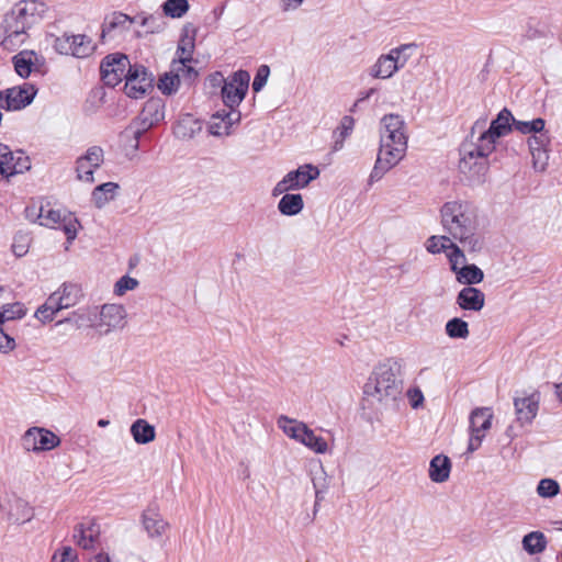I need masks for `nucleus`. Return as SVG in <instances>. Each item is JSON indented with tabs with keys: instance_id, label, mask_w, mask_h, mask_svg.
Returning a JSON list of instances; mask_svg holds the SVG:
<instances>
[{
	"instance_id": "obj_1",
	"label": "nucleus",
	"mask_w": 562,
	"mask_h": 562,
	"mask_svg": "<svg viewBox=\"0 0 562 562\" xmlns=\"http://www.w3.org/2000/svg\"><path fill=\"white\" fill-rule=\"evenodd\" d=\"M514 115L504 108L491 122L487 130H483L486 119L476 120L471 128V136L475 131L480 132L475 144H462L460 148L459 170L472 184H481L485 181L488 171V156L495 150L498 138L513 131Z\"/></svg>"
},
{
	"instance_id": "obj_2",
	"label": "nucleus",
	"mask_w": 562,
	"mask_h": 562,
	"mask_svg": "<svg viewBox=\"0 0 562 562\" xmlns=\"http://www.w3.org/2000/svg\"><path fill=\"white\" fill-rule=\"evenodd\" d=\"M404 120L397 114H386L381 120L380 148L368 184L381 180L405 156L407 135L404 131Z\"/></svg>"
},
{
	"instance_id": "obj_3",
	"label": "nucleus",
	"mask_w": 562,
	"mask_h": 562,
	"mask_svg": "<svg viewBox=\"0 0 562 562\" xmlns=\"http://www.w3.org/2000/svg\"><path fill=\"white\" fill-rule=\"evenodd\" d=\"M441 224L449 236L470 251L483 248V237L479 233L475 207L462 201L446 202L440 209Z\"/></svg>"
},
{
	"instance_id": "obj_4",
	"label": "nucleus",
	"mask_w": 562,
	"mask_h": 562,
	"mask_svg": "<svg viewBox=\"0 0 562 562\" xmlns=\"http://www.w3.org/2000/svg\"><path fill=\"white\" fill-rule=\"evenodd\" d=\"M44 4L35 0L20 1L5 14L3 30L5 36L2 41L4 48L20 45L25 42L26 31L42 19Z\"/></svg>"
},
{
	"instance_id": "obj_5",
	"label": "nucleus",
	"mask_w": 562,
	"mask_h": 562,
	"mask_svg": "<svg viewBox=\"0 0 562 562\" xmlns=\"http://www.w3.org/2000/svg\"><path fill=\"white\" fill-rule=\"evenodd\" d=\"M402 368L401 359L383 360L372 370L363 386V393L380 402L386 398L395 400L402 392Z\"/></svg>"
},
{
	"instance_id": "obj_6",
	"label": "nucleus",
	"mask_w": 562,
	"mask_h": 562,
	"mask_svg": "<svg viewBox=\"0 0 562 562\" xmlns=\"http://www.w3.org/2000/svg\"><path fill=\"white\" fill-rule=\"evenodd\" d=\"M546 121L541 117L531 121H520L514 117L513 130L529 135L528 146L532 156V165L536 171H544L549 161V146L551 137L544 128Z\"/></svg>"
},
{
	"instance_id": "obj_7",
	"label": "nucleus",
	"mask_w": 562,
	"mask_h": 562,
	"mask_svg": "<svg viewBox=\"0 0 562 562\" xmlns=\"http://www.w3.org/2000/svg\"><path fill=\"white\" fill-rule=\"evenodd\" d=\"M165 119V102L160 98L148 99L139 115L128 125L126 133H130L135 140V147L142 136L151 127L156 126Z\"/></svg>"
},
{
	"instance_id": "obj_8",
	"label": "nucleus",
	"mask_w": 562,
	"mask_h": 562,
	"mask_svg": "<svg viewBox=\"0 0 562 562\" xmlns=\"http://www.w3.org/2000/svg\"><path fill=\"white\" fill-rule=\"evenodd\" d=\"M416 48L415 44H403L392 48L389 54L381 55L370 69L373 78L389 79L403 68L409 58L408 50Z\"/></svg>"
},
{
	"instance_id": "obj_9",
	"label": "nucleus",
	"mask_w": 562,
	"mask_h": 562,
	"mask_svg": "<svg viewBox=\"0 0 562 562\" xmlns=\"http://www.w3.org/2000/svg\"><path fill=\"white\" fill-rule=\"evenodd\" d=\"M124 92L128 98L140 99L154 88V75L142 64H132L126 71Z\"/></svg>"
},
{
	"instance_id": "obj_10",
	"label": "nucleus",
	"mask_w": 562,
	"mask_h": 562,
	"mask_svg": "<svg viewBox=\"0 0 562 562\" xmlns=\"http://www.w3.org/2000/svg\"><path fill=\"white\" fill-rule=\"evenodd\" d=\"M132 66L127 55L112 53L102 58L100 64V76L103 83L114 88L126 77V71Z\"/></svg>"
},
{
	"instance_id": "obj_11",
	"label": "nucleus",
	"mask_w": 562,
	"mask_h": 562,
	"mask_svg": "<svg viewBox=\"0 0 562 562\" xmlns=\"http://www.w3.org/2000/svg\"><path fill=\"white\" fill-rule=\"evenodd\" d=\"M250 76L246 70L235 71L222 87V99L228 109H237L244 100Z\"/></svg>"
},
{
	"instance_id": "obj_12",
	"label": "nucleus",
	"mask_w": 562,
	"mask_h": 562,
	"mask_svg": "<svg viewBox=\"0 0 562 562\" xmlns=\"http://www.w3.org/2000/svg\"><path fill=\"white\" fill-rule=\"evenodd\" d=\"M127 313L122 304H103L97 306V333L108 335L113 330L122 329L126 325Z\"/></svg>"
},
{
	"instance_id": "obj_13",
	"label": "nucleus",
	"mask_w": 562,
	"mask_h": 562,
	"mask_svg": "<svg viewBox=\"0 0 562 562\" xmlns=\"http://www.w3.org/2000/svg\"><path fill=\"white\" fill-rule=\"evenodd\" d=\"M319 176V170L313 165H304L296 170L288 172L273 188L274 196L285 193L290 190H299L308 186L311 181Z\"/></svg>"
},
{
	"instance_id": "obj_14",
	"label": "nucleus",
	"mask_w": 562,
	"mask_h": 562,
	"mask_svg": "<svg viewBox=\"0 0 562 562\" xmlns=\"http://www.w3.org/2000/svg\"><path fill=\"white\" fill-rule=\"evenodd\" d=\"M37 89L34 85L24 83L0 91V108L7 111H19L30 105Z\"/></svg>"
},
{
	"instance_id": "obj_15",
	"label": "nucleus",
	"mask_w": 562,
	"mask_h": 562,
	"mask_svg": "<svg viewBox=\"0 0 562 562\" xmlns=\"http://www.w3.org/2000/svg\"><path fill=\"white\" fill-rule=\"evenodd\" d=\"M60 443V439L53 431L42 427L29 428L21 438L25 451H49Z\"/></svg>"
},
{
	"instance_id": "obj_16",
	"label": "nucleus",
	"mask_w": 562,
	"mask_h": 562,
	"mask_svg": "<svg viewBox=\"0 0 562 562\" xmlns=\"http://www.w3.org/2000/svg\"><path fill=\"white\" fill-rule=\"evenodd\" d=\"M31 168V160L22 150L12 151L9 146L0 143V175L9 179Z\"/></svg>"
},
{
	"instance_id": "obj_17",
	"label": "nucleus",
	"mask_w": 562,
	"mask_h": 562,
	"mask_svg": "<svg viewBox=\"0 0 562 562\" xmlns=\"http://www.w3.org/2000/svg\"><path fill=\"white\" fill-rule=\"evenodd\" d=\"M11 61L15 72L23 79L32 74L44 75L46 71V61L43 55L31 49H23L15 54Z\"/></svg>"
},
{
	"instance_id": "obj_18",
	"label": "nucleus",
	"mask_w": 562,
	"mask_h": 562,
	"mask_svg": "<svg viewBox=\"0 0 562 562\" xmlns=\"http://www.w3.org/2000/svg\"><path fill=\"white\" fill-rule=\"evenodd\" d=\"M70 307V299L67 293V284H63V293L56 291L52 293L45 303L41 305L36 312L35 317L42 323L54 321L55 316L63 310Z\"/></svg>"
},
{
	"instance_id": "obj_19",
	"label": "nucleus",
	"mask_w": 562,
	"mask_h": 562,
	"mask_svg": "<svg viewBox=\"0 0 562 562\" xmlns=\"http://www.w3.org/2000/svg\"><path fill=\"white\" fill-rule=\"evenodd\" d=\"M540 393L514 397V407L517 422L521 425L531 424L539 411Z\"/></svg>"
},
{
	"instance_id": "obj_20",
	"label": "nucleus",
	"mask_w": 562,
	"mask_h": 562,
	"mask_svg": "<svg viewBox=\"0 0 562 562\" xmlns=\"http://www.w3.org/2000/svg\"><path fill=\"white\" fill-rule=\"evenodd\" d=\"M100 536V526L92 520L80 522L75 528L72 538L77 540V544L82 549H93Z\"/></svg>"
},
{
	"instance_id": "obj_21",
	"label": "nucleus",
	"mask_w": 562,
	"mask_h": 562,
	"mask_svg": "<svg viewBox=\"0 0 562 562\" xmlns=\"http://www.w3.org/2000/svg\"><path fill=\"white\" fill-rule=\"evenodd\" d=\"M456 302L464 311L479 312L484 307L485 295L477 288L464 286L458 293Z\"/></svg>"
},
{
	"instance_id": "obj_22",
	"label": "nucleus",
	"mask_w": 562,
	"mask_h": 562,
	"mask_svg": "<svg viewBox=\"0 0 562 562\" xmlns=\"http://www.w3.org/2000/svg\"><path fill=\"white\" fill-rule=\"evenodd\" d=\"M142 518L144 529L150 538L160 537L168 526L159 512L153 506L144 510Z\"/></svg>"
},
{
	"instance_id": "obj_23",
	"label": "nucleus",
	"mask_w": 562,
	"mask_h": 562,
	"mask_svg": "<svg viewBox=\"0 0 562 562\" xmlns=\"http://www.w3.org/2000/svg\"><path fill=\"white\" fill-rule=\"evenodd\" d=\"M25 213L29 218L36 216L41 225L48 227H54L56 224L65 221V216H61L60 211L50 207L49 203L41 205L38 211L35 207H26Z\"/></svg>"
},
{
	"instance_id": "obj_24",
	"label": "nucleus",
	"mask_w": 562,
	"mask_h": 562,
	"mask_svg": "<svg viewBox=\"0 0 562 562\" xmlns=\"http://www.w3.org/2000/svg\"><path fill=\"white\" fill-rule=\"evenodd\" d=\"M202 131V122L192 114L182 115L173 127V134L180 139L193 138Z\"/></svg>"
},
{
	"instance_id": "obj_25",
	"label": "nucleus",
	"mask_w": 562,
	"mask_h": 562,
	"mask_svg": "<svg viewBox=\"0 0 562 562\" xmlns=\"http://www.w3.org/2000/svg\"><path fill=\"white\" fill-rule=\"evenodd\" d=\"M451 461L447 456H435L429 463V477L435 483H443L449 479Z\"/></svg>"
},
{
	"instance_id": "obj_26",
	"label": "nucleus",
	"mask_w": 562,
	"mask_h": 562,
	"mask_svg": "<svg viewBox=\"0 0 562 562\" xmlns=\"http://www.w3.org/2000/svg\"><path fill=\"white\" fill-rule=\"evenodd\" d=\"M135 21L136 18H131L122 12H114L110 18H106L102 24L101 38H105V36L111 35V33L116 30H127Z\"/></svg>"
},
{
	"instance_id": "obj_27",
	"label": "nucleus",
	"mask_w": 562,
	"mask_h": 562,
	"mask_svg": "<svg viewBox=\"0 0 562 562\" xmlns=\"http://www.w3.org/2000/svg\"><path fill=\"white\" fill-rule=\"evenodd\" d=\"M120 186L116 182H105L97 186L91 193V201L95 207L102 209L114 200Z\"/></svg>"
},
{
	"instance_id": "obj_28",
	"label": "nucleus",
	"mask_w": 562,
	"mask_h": 562,
	"mask_svg": "<svg viewBox=\"0 0 562 562\" xmlns=\"http://www.w3.org/2000/svg\"><path fill=\"white\" fill-rule=\"evenodd\" d=\"M130 431L133 439L138 445L149 443L156 437L155 427L142 418L136 419L132 424Z\"/></svg>"
},
{
	"instance_id": "obj_29",
	"label": "nucleus",
	"mask_w": 562,
	"mask_h": 562,
	"mask_svg": "<svg viewBox=\"0 0 562 562\" xmlns=\"http://www.w3.org/2000/svg\"><path fill=\"white\" fill-rule=\"evenodd\" d=\"M493 414L490 408H475L470 415V429L476 434L485 435L492 426Z\"/></svg>"
},
{
	"instance_id": "obj_30",
	"label": "nucleus",
	"mask_w": 562,
	"mask_h": 562,
	"mask_svg": "<svg viewBox=\"0 0 562 562\" xmlns=\"http://www.w3.org/2000/svg\"><path fill=\"white\" fill-rule=\"evenodd\" d=\"M304 207L303 198L300 193H285L278 203V210L282 215L294 216Z\"/></svg>"
},
{
	"instance_id": "obj_31",
	"label": "nucleus",
	"mask_w": 562,
	"mask_h": 562,
	"mask_svg": "<svg viewBox=\"0 0 562 562\" xmlns=\"http://www.w3.org/2000/svg\"><path fill=\"white\" fill-rule=\"evenodd\" d=\"M72 323L77 328H93L97 331V306L79 307L72 312Z\"/></svg>"
},
{
	"instance_id": "obj_32",
	"label": "nucleus",
	"mask_w": 562,
	"mask_h": 562,
	"mask_svg": "<svg viewBox=\"0 0 562 562\" xmlns=\"http://www.w3.org/2000/svg\"><path fill=\"white\" fill-rule=\"evenodd\" d=\"M457 281L467 286L481 283L484 279V273L481 268L474 263L463 265L456 274Z\"/></svg>"
},
{
	"instance_id": "obj_33",
	"label": "nucleus",
	"mask_w": 562,
	"mask_h": 562,
	"mask_svg": "<svg viewBox=\"0 0 562 562\" xmlns=\"http://www.w3.org/2000/svg\"><path fill=\"white\" fill-rule=\"evenodd\" d=\"M521 543L524 550L528 554L533 555L543 552L547 548L548 541L543 532L531 531L524 536Z\"/></svg>"
},
{
	"instance_id": "obj_34",
	"label": "nucleus",
	"mask_w": 562,
	"mask_h": 562,
	"mask_svg": "<svg viewBox=\"0 0 562 562\" xmlns=\"http://www.w3.org/2000/svg\"><path fill=\"white\" fill-rule=\"evenodd\" d=\"M97 45L91 37L85 34H72V57L86 58L93 54Z\"/></svg>"
},
{
	"instance_id": "obj_35",
	"label": "nucleus",
	"mask_w": 562,
	"mask_h": 562,
	"mask_svg": "<svg viewBox=\"0 0 562 562\" xmlns=\"http://www.w3.org/2000/svg\"><path fill=\"white\" fill-rule=\"evenodd\" d=\"M33 516V509L29 504L21 499L15 498L8 513L9 520L15 524H24L30 521Z\"/></svg>"
},
{
	"instance_id": "obj_36",
	"label": "nucleus",
	"mask_w": 562,
	"mask_h": 562,
	"mask_svg": "<svg viewBox=\"0 0 562 562\" xmlns=\"http://www.w3.org/2000/svg\"><path fill=\"white\" fill-rule=\"evenodd\" d=\"M278 427L283 430V432L290 438L301 442L303 432L306 429V425L304 423H296L295 420L281 415L277 420Z\"/></svg>"
},
{
	"instance_id": "obj_37",
	"label": "nucleus",
	"mask_w": 562,
	"mask_h": 562,
	"mask_svg": "<svg viewBox=\"0 0 562 562\" xmlns=\"http://www.w3.org/2000/svg\"><path fill=\"white\" fill-rule=\"evenodd\" d=\"M301 443L310 448L312 451L316 453H325L328 449L326 440L317 436L312 429L306 427L303 432V437Z\"/></svg>"
},
{
	"instance_id": "obj_38",
	"label": "nucleus",
	"mask_w": 562,
	"mask_h": 562,
	"mask_svg": "<svg viewBox=\"0 0 562 562\" xmlns=\"http://www.w3.org/2000/svg\"><path fill=\"white\" fill-rule=\"evenodd\" d=\"M446 334L453 339H465L469 336V325L459 317L449 319L446 324Z\"/></svg>"
},
{
	"instance_id": "obj_39",
	"label": "nucleus",
	"mask_w": 562,
	"mask_h": 562,
	"mask_svg": "<svg viewBox=\"0 0 562 562\" xmlns=\"http://www.w3.org/2000/svg\"><path fill=\"white\" fill-rule=\"evenodd\" d=\"M188 0H166L162 3V12L172 19L182 18L189 11Z\"/></svg>"
},
{
	"instance_id": "obj_40",
	"label": "nucleus",
	"mask_w": 562,
	"mask_h": 562,
	"mask_svg": "<svg viewBox=\"0 0 562 562\" xmlns=\"http://www.w3.org/2000/svg\"><path fill=\"white\" fill-rule=\"evenodd\" d=\"M136 23L147 29L149 33H159L165 27L164 16L160 13L149 15H136Z\"/></svg>"
},
{
	"instance_id": "obj_41",
	"label": "nucleus",
	"mask_w": 562,
	"mask_h": 562,
	"mask_svg": "<svg viewBox=\"0 0 562 562\" xmlns=\"http://www.w3.org/2000/svg\"><path fill=\"white\" fill-rule=\"evenodd\" d=\"M180 86V75L178 72H165L158 81V89L166 95L176 93Z\"/></svg>"
},
{
	"instance_id": "obj_42",
	"label": "nucleus",
	"mask_w": 562,
	"mask_h": 562,
	"mask_svg": "<svg viewBox=\"0 0 562 562\" xmlns=\"http://www.w3.org/2000/svg\"><path fill=\"white\" fill-rule=\"evenodd\" d=\"M452 244L450 236H430L426 240V249L430 254L447 252L449 246Z\"/></svg>"
},
{
	"instance_id": "obj_43",
	"label": "nucleus",
	"mask_w": 562,
	"mask_h": 562,
	"mask_svg": "<svg viewBox=\"0 0 562 562\" xmlns=\"http://www.w3.org/2000/svg\"><path fill=\"white\" fill-rule=\"evenodd\" d=\"M0 313H3V321L8 325L10 322L21 319L26 314V308L20 302L5 304L2 306Z\"/></svg>"
},
{
	"instance_id": "obj_44",
	"label": "nucleus",
	"mask_w": 562,
	"mask_h": 562,
	"mask_svg": "<svg viewBox=\"0 0 562 562\" xmlns=\"http://www.w3.org/2000/svg\"><path fill=\"white\" fill-rule=\"evenodd\" d=\"M79 158L95 170L101 166L104 159V151L100 146H91L87 149L86 154Z\"/></svg>"
},
{
	"instance_id": "obj_45",
	"label": "nucleus",
	"mask_w": 562,
	"mask_h": 562,
	"mask_svg": "<svg viewBox=\"0 0 562 562\" xmlns=\"http://www.w3.org/2000/svg\"><path fill=\"white\" fill-rule=\"evenodd\" d=\"M313 486L315 490V497H316V506L321 504V502L325 498V494L328 488V482L325 472L323 469L318 473L314 475L312 479Z\"/></svg>"
},
{
	"instance_id": "obj_46",
	"label": "nucleus",
	"mask_w": 562,
	"mask_h": 562,
	"mask_svg": "<svg viewBox=\"0 0 562 562\" xmlns=\"http://www.w3.org/2000/svg\"><path fill=\"white\" fill-rule=\"evenodd\" d=\"M560 492L559 483L553 479H542L538 483L537 493L539 496L550 498L558 495Z\"/></svg>"
},
{
	"instance_id": "obj_47",
	"label": "nucleus",
	"mask_w": 562,
	"mask_h": 562,
	"mask_svg": "<svg viewBox=\"0 0 562 562\" xmlns=\"http://www.w3.org/2000/svg\"><path fill=\"white\" fill-rule=\"evenodd\" d=\"M446 254L449 259L451 270L457 274V271H459L461 268L459 267V265H463L465 261L464 254L462 252L460 247L454 243H452L449 246L448 251Z\"/></svg>"
},
{
	"instance_id": "obj_48",
	"label": "nucleus",
	"mask_w": 562,
	"mask_h": 562,
	"mask_svg": "<svg viewBox=\"0 0 562 562\" xmlns=\"http://www.w3.org/2000/svg\"><path fill=\"white\" fill-rule=\"evenodd\" d=\"M187 63H191L190 58H186L183 56L179 57L178 64L179 66L176 68L177 72H181L182 77L189 82H193L198 77V71Z\"/></svg>"
},
{
	"instance_id": "obj_49",
	"label": "nucleus",
	"mask_w": 562,
	"mask_h": 562,
	"mask_svg": "<svg viewBox=\"0 0 562 562\" xmlns=\"http://www.w3.org/2000/svg\"><path fill=\"white\" fill-rule=\"evenodd\" d=\"M95 169L90 167V165H87L82 161L81 158H77L76 160V172L77 178L79 180L92 183L94 181L93 173Z\"/></svg>"
},
{
	"instance_id": "obj_50",
	"label": "nucleus",
	"mask_w": 562,
	"mask_h": 562,
	"mask_svg": "<svg viewBox=\"0 0 562 562\" xmlns=\"http://www.w3.org/2000/svg\"><path fill=\"white\" fill-rule=\"evenodd\" d=\"M137 285L138 281L135 278L123 276L116 281L114 293L120 296L125 294L126 291L134 290Z\"/></svg>"
},
{
	"instance_id": "obj_51",
	"label": "nucleus",
	"mask_w": 562,
	"mask_h": 562,
	"mask_svg": "<svg viewBox=\"0 0 562 562\" xmlns=\"http://www.w3.org/2000/svg\"><path fill=\"white\" fill-rule=\"evenodd\" d=\"M49 35L54 37L53 46L55 50L59 54L68 55L70 50V35L68 32L65 31L61 36L54 33H49Z\"/></svg>"
},
{
	"instance_id": "obj_52",
	"label": "nucleus",
	"mask_w": 562,
	"mask_h": 562,
	"mask_svg": "<svg viewBox=\"0 0 562 562\" xmlns=\"http://www.w3.org/2000/svg\"><path fill=\"white\" fill-rule=\"evenodd\" d=\"M270 75V68L267 65H261L255 75L252 81V90L254 92H259L266 86L268 77Z\"/></svg>"
},
{
	"instance_id": "obj_53",
	"label": "nucleus",
	"mask_w": 562,
	"mask_h": 562,
	"mask_svg": "<svg viewBox=\"0 0 562 562\" xmlns=\"http://www.w3.org/2000/svg\"><path fill=\"white\" fill-rule=\"evenodd\" d=\"M240 112L237 109H229L227 113L224 114L222 122L224 123L225 128L231 131V127L240 121Z\"/></svg>"
},
{
	"instance_id": "obj_54",
	"label": "nucleus",
	"mask_w": 562,
	"mask_h": 562,
	"mask_svg": "<svg viewBox=\"0 0 562 562\" xmlns=\"http://www.w3.org/2000/svg\"><path fill=\"white\" fill-rule=\"evenodd\" d=\"M193 47L194 44L191 40H188L187 42L182 40L178 45L177 53H180L179 57L183 56L186 58H190V61H192Z\"/></svg>"
},
{
	"instance_id": "obj_55",
	"label": "nucleus",
	"mask_w": 562,
	"mask_h": 562,
	"mask_svg": "<svg viewBox=\"0 0 562 562\" xmlns=\"http://www.w3.org/2000/svg\"><path fill=\"white\" fill-rule=\"evenodd\" d=\"M411 406L413 408L419 407L424 402V395L423 392L419 389H412L407 392Z\"/></svg>"
},
{
	"instance_id": "obj_56",
	"label": "nucleus",
	"mask_w": 562,
	"mask_h": 562,
	"mask_svg": "<svg viewBox=\"0 0 562 562\" xmlns=\"http://www.w3.org/2000/svg\"><path fill=\"white\" fill-rule=\"evenodd\" d=\"M209 131L212 135L214 136H223V135H229L231 134V131H227V128H225L224 126V123L223 122H215V120H213L209 126Z\"/></svg>"
},
{
	"instance_id": "obj_57",
	"label": "nucleus",
	"mask_w": 562,
	"mask_h": 562,
	"mask_svg": "<svg viewBox=\"0 0 562 562\" xmlns=\"http://www.w3.org/2000/svg\"><path fill=\"white\" fill-rule=\"evenodd\" d=\"M484 437H485V435L476 434L474 431H471V436H470V440H469V446H468V451L469 452H473L476 449H479V447L481 446L482 440H483Z\"/></svg>"
},
{
	"instance_id": "obj_58",
	"label": "nucleus",
	"mask_w": 562,
	"mask_h": 562,
	"mask_svg": "<svg viewBox=\"0 0 562 562\" xmlns=\"http://www.w3.org/2000/svg\"><path fill=\"white\" fill-rule=\"evenodd\" d=\"M353 124H355V120L353 117L351 116H344L342 120H341V133L340 135L342 136V138H345L346 136L349 135V133L352 131L353 128Z\"/></svg>"
},
{
	"instance_id": "obj_59",
	"label": "nucleus",
	"mask_w": 562,
	"mask_h": 562,
	"mask_svg": "<svg viewBox=\"0 0 562 562\" xmlns=\"http://www.w3.org/2000/svg\"><path fill=\"white\" fill-rule=\"evenodd\" d=\"M52 562H70V546H63L60 557L55 552Z\"/></svg>"
},
{
	"instance_id": "obj_60",
	"label": "nucleus",
	"mask_w": 562,
	"mask_h": 562,
	"mask_svg": "<svg viewBox=\"0 0 562 562\" xmlns=\"http://www.w3.org/2000/svg\"><path fill=\"white\" fill-rule=\"evenodd\" d=\"M207 80L212 87H223L224 82L227 81L221 72L210 75Z\"/></svg>"
},
{
	"instance_id": "obj_61",
	"label": "nucleus",
	"mask_w": 562,
	"mask_h": 562,
	"mask_svg": "<svg viewBox=\"0 0 562 562\" xmlns=\"http://www.w3.org/2000/svg\"><path fill=\"white\" fill-rule=\"evenodd\" d=\"M281 1V4H282V10L283 11H291V10H296L299 7H301V4L303 3L304 0H280Z\"/></svg>"
},
{
	"instance_id": "obj_62",
	"label": "nucleus",
	"mask_w": 562,
	"mask_h": 562,
	"mask_svg": "<svg viewBox=\"0 0 562 562\" xmlns=\"http://www.w3.org/2000/svg\"><path fill=\"white\" fill-rule=\"evenodd\" d=\"M3 313H0V338L7 339V344H12L11 336L9 335V326L3 321Z\"/></svg>"
},
{
	"instance_id": "obj_63",
	"label": "nucleus",
	"mask_w": 562,
	"mask_h": 562,
	"mask_svg": "<svg viewBox=\"0 0 562 562\" xmlns=\"http://www.w3.org/2000/svg\"><path fill=\"white\" fill-rule=\"evenodd\" d=\"M12 344H7V339L0 338V352L7 353L15 348V340L11 337Z\"/></svg>"
},
{
	"instance_id": "obj_64",
	"label": "nucleus",
	"mask_w": 562,
	"mask_h": 562,
	"mask_svg": "<svg viewBox=\"0 0 562 562\" xmlns=\"http://www.w3.org/2000/svg\"><path fill=\"white\" fill-rule=\"evenodd\" d=\"M91 562H110V558L108 554L99 553L93 557Z\"/></svg>"
}]
</instances>
